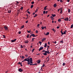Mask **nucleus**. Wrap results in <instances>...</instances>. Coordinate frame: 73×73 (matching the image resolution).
<instances>
[{"mask_svg": "<svg viewBox=\"0 0 73 73\" xmlns=\"http://www.w3.org/2000/svg\"><path fill=\"white\" fill-rule=\"evenodd\" d=\"M34 39H35V38H32V40H31L32 42H33V41H34Z\"/></svg>", "mask_w": 73, "mask_h": 73, "instance_id": "obj_14", "label": "nucleus"}, {"mask_svg": "<svg viewBox=\"0 0 73 73\" xmlns=\"http://www.w3.org/2000/svg\"><path fill=\"white\" fill-rule=\"evenodd\" d=\"M53 43H55L56 44V41H55V42H54Z\"/></svg>", "mask_w": 73, "mask_h": 73, "instance_id": "obj_57", "label": "nucleus"}, {"mask_svg": "<svg viewBox=\"0 0 73 73\" xmlns=\"http://www.w3.org/2000/svg\"><path fill=\"white\" fill-rule=\"evenodd\" d=\"M52 16L53 17L56 16V15H55V14H54V15L52 14Z\"/></svg>", "mask_w": 73, "mask_h": 73, "instance_id": "obj_19", "label": "nucleus"}, {"mask_svg": "<svg viewBox=\"0 0 73 73\" xmlns=\"http://www.w3.org/2000/svg\"><path fill=\"white\" fill-rule=\"evenodd\" d=\"M42 66H43V67L44 66H45V64H43Z\"/></svg>", "mask_w": 73, "mask_h": 73, "instance_id": "obj_63", "label": "nucleus"}, {"mask_svg": "<svg viewBox=\"0 0 73 73\" xmlns=\"http://www.w3.org/2000/svg\"><path fill=\"white\" fill-rule=\"evenodd\" d=\"M62 8H60V11H62Z\"/></svg>", "mask_w": 73, "mask_h": 73, "instance_id": "obj_61", "label": "nucleus"}, {"mask_svg": "<svg viewBox=\"0 0 73 73\" xmlns=\"http://www.w3.org/2000/svg\"><path fill=\"white\" fill-rule=\"evenodd\" d=\"M34 50H35V48H33V49L32 50V53H33V51H34Z\"/></svg>", "mask_w": 73, "mask_h": 73, "instance_id": "obj_44", "label": "nucleus"}, {"mask_svg": "<svg viewBox=\"0 0 73 73\" xmlns=\"http://www.w3.org/2000/svg\"><path fill=\"white\" fill-rule=\"evenodd\" d=\"M70 17H69V21H70V20H71V19H70Z\"/></svg>", "mask_w": 73, "mask_h": 73, "instance_id": "obj_59", "label": "nucleus"}, {"mask_svg": "<svg viewBox=\"0 0 73 73\" xmlns=\"http://www.w3.org/2000/svg\"><path fill=\"white\" fill-rule=\"evenodd\" d=\"M44 47H46V43H45L44 44Z\"/></svg>", "mask_w": 73, "mask_h": 73, "instance_id": "obj_47", "label": "nucleus"}, {"mask_svg": "<svg viewBox=\"0 0 73 73\" xmlns=\"http://www.w3.org/2000/svg\"><path fill=\"white\" fill-rule=\"evenodd\" d=\"M22 62H21V63L20 62H19L18 63V64H20H20H21V63H22Z\"/></svg>", "mask_w": 73, "mask_h": 73, "instance_id": "obj_41", "label": "nucleus"}, {"mask_svg": "<svg viewBox=\"0 0 73 73\" xmlns=\"http://www.w3.org/2000/svg\"><path fill=\"white\" fill-rule=\"evenodd\" d=\"M31 32V31H27V32H28V33H30Z\"/></svg>", "mask_w": 73, "mask_h": 73, "instance_id": "obj_36", "label": "nucleus"}, {"mask_svg": "<svg viewBox=\"0 0 73 73\" xmlns=\"http://www.w3.org/2000/svg\"><path fill=\"white\" fill-rule=\"evenodd\" d=\"M24 61H27L28 62H30L31 64H33V60H32V58H31L30 59H29L28 58L25 59L24 60L22 61V62H24Z\"/></svg>", "mask_w": 73, "mask_h": 73, "instance_id": "obj_1", "label": "nucleus"}, {"mask_svg": "<svg viewBox=\"0 0 73 73\" xmlns=\"http://www.w3.org/2000/svg\"><path fill=\"white\" fill-rule=\"evenodd\" d=\"M37 16V14H35V16H34V17H36V16Z\"/></svg>", "mask_w": 73, "mask_h": 73, "instance_id": "obj_22", "label": "nucleus"}, {"mask_svg": "<svg viewBox=\"0 0 73 73\" xmlns=\"http://www.w3.org/2000/svg\"><path fill=\"white\" fill-rule=\"evenodd\" d=\"M44 10H46V6H45L44 8Z\"/></svg>", "mask_w": 73, "mask_h": 73, "instance_id": "obj_45", "label": "nucleus"}, {"mask_svg": "<svg viewBox=\"0 0 73 73\" xmlns=\"http://www.w3.org/2000/svg\"><path fill=\"white\" fill-rule=\"evenodd\" d=\"M68 13H70V9H68Z\"/></svg>", "mask_w": 73, "mask_h": 73, "instance_id": "obj_26", "label": "nucleus"}, {"mask_svg": "<svg viewBox=\"0 0 73 73\" xmlns=\"http://www.w3.org/2000/svg\"><path fill=\"white\" fill-rule=\"evenodd\" d=\"M39 26H40V24H38L37 26V27L38 28V27H39Z\"/></svg>", "mask_w": 73, "mask_h": 73, "instance_id": "obj_28", "label": "nucleus"}, {"mask_svg": "<svg viewBox=\"0 0 73 73\" xmlns=\"http://www.w3.org/2000/svg\"><path fill=\"white\" fill-rule=\"evenodd\" d=\"M33 5H32L31 6V8L32 9V8H33Z\"/></svg>", "mask_w": 73, "mask_h": 73, "instance_id": "obj_27", "label": "nucleus"}, {"mask_svg": "<svg viewBox=\"0 0 73 73\" xmlns=\"http://www.w3.org/2000/svg\"><path fill=\"white\" fill-rule=\"evenodd\" d=\"M60 2H63V1H62V0H60Z\"/></svg>", "mask_w": 73, "mask_h": 73, "instance_id": "obj_64", "label": "nucleus"}, {"mask_svg": "<svg viewBox=\"0 0 73 73\" xmlns=\"http://www.w3.org/2000/svg\"><path fill=\"white\" fill-rule=\"evenodd\" d=\"M37 11H38V9H36V10L35 11V13H37Z\"/></svg>", "mask_w": 73, "mask_h": 73, "instance_id": "obj_25", "label": "nucleus"}, {"mask_svg": "<svg viewBox=\"0 0 73 73\" xmlns=\"http://www.w3.org/2000/svg\"><path fill=\"white\" fill-rule=\"evenodd\" d=\"M29 35H28L27 34V38H29Z\"/></svg>", "mask_w": 73, "mask_h": 73, "instance_id": "obj_21", "label": "nucleus"}, {"mask_svg": "<svg viewBox=\"0 0 73 73\" xmlns=\"http://www.w3.org/2000/svg\"><path fill=\"white\" fill-rule=\"evenodd\" d=\"M29 42V41L28 40H25V43L26 44H28Z\"/></svg>", "mask_w": 73, "mask_h": 73, "instance_id": "obj_9", "label": "nucleus"}, {"mask_svg": "<svg viewBox=\"0 0 73 73\" xmlns=\"http://www.w3.org/2000/svg\"><path fill=\"white\" fill-rule=\"evenodd\" d=\"M43 14H45V11H43Z\"/></svg>", "mask_w": 73, "mask_h": 73, "instance_id": "obj_40", "label": "nucleus"}, {"mask_svg": "<svg viewBox=\"0 0 73 73\" xmlns=\"http://www.w3.org/2000/svg\"><path fill=\"white\" fill-rule=\"evenodd\" d=\"M50 17L52 19H51L52 20H54V18L52 16H51Z\"/></svg>", "mask_w": 73, "mask_h": 73, "instance_id": "obj_11", "label": "nucleus"}, {"mask_svg": "<svg viewBox=\"0 0 73 73\" xmlns=\"http://www.w3.org/2000/svg\"><path fill=\"white\" fill-rule=\"evenodd\" d=\"M8 12L9 13H10L11 12V10H9L8 11Z\"/></svg>", "mask_w": 73, "mask_h": 73, "instance_id": "obj_18", "label": "nucleus"}, {"mask_svg": "<svg viewBox=\"0 0 73 73\" xmlns=\"http://www.w3.org/2000/svg\"><path fill=\"white\" fill-rule=\"evenodd\" d=\"M32 35H31L29 37L30 38H31V37H32Z\"/></svg>", "mask_w": 73, "mask_h": 73, "instance_id": "obj_51", "label": "nucleus"}, {"mask_svg": "<svg viewBox=\"0 0 73 73\" xmlns=\"http://www.w3.org/2000/svg\"><path fill=\"white\" fill-rule=\"evenodd\" d=\"M60 42L62 43H63V41H60Z\"/></svg>", "mask_w": 73, "mask_h": 73, "instance_id": "obj_56", "label": "nucleus"}, {"mask_svg": "<svg viewBox=\"0 0 73 73\" xmlns=\"http://www.w3.org/2000/svg\"><path fill=\"white\" fill-rule=\"evenodd\" d=\"M17 3V4H19V2L17 1H16Z\"/></svg>", "mask_w": 73, "mask_h": 73, "instance_id": "obj_43", "label": "nucleus"}, {"mask_svg": "<svg viewBox=\"0 0 73 73\" xmlns=\"http://www.w3.org/2000/svg\"><path fill=\"white\" fill-rule=\"evenodd\" d=\"M69 19L68 18H67L66 19V21H68Z\"/></svg>", "mask_w": 73, "mask_h": 73, "instance_id": "obj_35", "label": "nucleus"}, {"mask_svg": "<svg viewBox=\"0 0 73 73\" xmlns=\"http://www.w3.org/2000/svg\"><path fill=\"white\" fill-rule=\"evenodd\" d=\"M42 40H43V41H44V40H45V38H43Z\"/></svg>", "mask_w": 73, "mask_h": 73, "instance_id": "obj_53", "label": "nucleus"}, {"mask_svg": "<svg viewBox=\"0 0 73 73\" xmlns=\"http://www.w3.org/2000/svg\"><path fill=\"white\" fill-rule=\"evenodd\" d=\"M18 71L20 72H22L23 71V70L22 69V68H20L18 69Z\"/></svg>", "mask_w": 73, "mask_h": 73, "instance_id": "obj_4", "label": "nucleus"}, {"mask_svg": "<svg viewBox=\"0 0 73 73\" xmlns=\"http://www.w3.org/2000/svg\"><path fill=\"white\" fill-rule=\"evenodd\" d=\"M66 30H65V31H64V33H65L64 34V35H65L66 34Z\"/></svg>", "mask_w": 73, "mask_h": 73, "instance_id": "obj_23", "label": "nucleus"}, {"mask_svg": "<svg viewBox=\"0 0 73 73\" xmlns=\"http://www.w3.org/2000/svg\"><path fill=\"white\" fill-rule=\"evenodd\" d=\"M42 52H44V53H43V54L44 55H45V56H46V51L43 50L42 51Z\"/></svg>", "mask_w": 73, "mask_h": 73, "instance_id": "obj_6", "label": "nucleus"}, {"mask_svg": "<svg viewBox=\"0 0 73 73\" xmlns=\"http://www.w3.org/2000/svg\"><path fill=\"white\" fill-rule=\"evenodd\" d=\"M47 60V62H48L49 61V58L48 57L46 58V60Z\"/></svg>", "mask_w": 73, "mask_h": 73, "instance_id": "obj_17", "label": "nucleus"}, {"mask_svg": "<svg viewBox=\"0 0 73 73\" xmlns=\"http://www.w3.org/2000/svg\"><path fill=\"white\" fill-rule=\"evenodd\" d=\"M19 13H20V12H18L17 13V15H19Z\"/></svg>", "mask_w": 73, "mask_h": 73, "instance_id": "obj_46", "label": "nucleus"}, {"mask_svg": "<svg viewBox=\"0 0 73 73\" xmlns=\"http://www.w3.org/2000/svg\"><path fill=\"white\" fill-rule=\"evenodd\" d=\"M19 9H21V10H23V7H21Z\"/></svg>", "mask_w": 73, "mask_h": 73, "instance_id": "obj_29", "label": "nucleus"}, {"mask_svg": "<svg viewBox=\"0 0 73 73\" xmlns=\"http://www.w3.org/2000/svg\"><path fill=\"white\" fill-rule=\"evenodd\" d=\"M52 30L54 32V33H56V30L54 29H53Z\"/></svg>", "mask_w": 73, "mask_h": 73, "instance_id": "obj_20", "label": "nucleus"}, {"mask_svg": "<svg viewBox=\"0 0 73 73\" xmlns=\"http://www.w3.org/2000/svg\"><path fill=\"white\" fill-rule=\"evenodd\" d=\"M16 40H17V39H15L14 40H11V42H15V41H16Z\"/></svg>", "mask_w": 73, "mask_h": 73, "instance_id": "obj_8", "label": "nucleus"}, {"mask_svg": "<svg viewBox=\"0 0 73 73\" xmlns=\"http://www.w3.org/2000/svg\"><path fill=\"white\" fill-rule=\"evenodd\" d=\"M32 36L33 37H36V36H35V34H32Z\"/></svg>", "mask_w": 73, "mask_h": 73, "instance_id": "obj_13", "label": "nucleus"}, {"mask_svg": "<svg viewBox=\"0 0 73 73\" xmlns=\"http://www.w3.org/2000/svg\"><path fill=\"white\" fill-rule=\"evenodd\" d=\"M34 2H31L32 4H34Z\"/></svg>", "mask_w": 73, "mask_h": 73, "instance_id": "obj_42", "label": "nucleus"}, {"mask_svg": "<svg viewBox=\"0 0 73 73\" xmlns=\"http://www.w3.org/2000/svg\"><path fill=\"white\" fill-rule=\"evenodd\" d=\"M36 33H38V31L37 30H36L35 32Z\"/></svg>", "mask_w": 73, "mask_h": 73, "instance_id": "obj_38", "label": "nucleus"}, {"mask_svg": "<svg viewBox=\"0 0 73 73\" xmlns=\"http://www.w3.org/2000/svg\"><path fill=\"white\" fill-rule=\"evenodd\" d=\"M20 48H23V46L21 45Z\"/></svg>", "mask_w": 73, "mask_h": 73, "instance_id": "obj_32", "label": "nucleus"}, {"mask_svg": "<svg viewBox=\"0 0 73 73\" xmlns=\"http://www.w3.org/2000/svg\"><path fill=\"white\" fill-rule=\"evenodd\" d=\"M19 34H21V31H19L18 32Z\"/></svg>", "mask_w": 73, "mask_h": 73, "instance_id": "obj_49", "label": "nucleus"}, {"mask_svg": "<svg viewBox=\"0 0 73 73\" xmlns=\"http://www.w3.org/2000/svg\"><path fill=\"white\" fill-rule=\"evenodd\" d=\"M62 10H60V13H62Z\"/></svg>", "mask_w": 73, "mask_h": 73, "instance_id": "obj_48", "label": "nucleus"}, {"mask_svg": "<svg viewBox=\"0 0 73 73\" xmlns=\"http://www.w3.org/2000/svg\"><path fill=\"white\" fill-rule=\"evenodd\" d=\"M21 27H22V29H23V28L24 27V25H23Z\"/></svg>", "mask_w": 73, "mask_h": 73, "instance_id": "obj_34", "label": "nucleus"}, {"mask_svg": "<svg viewBox=\"0 0 73 73\" xmlns=\"http://www.w3.org/2000/svg\"><path fill=\"white\" fill-rule=\"evenodd\" d=\"M4 28L5 31H7V30H8V27H7V26H4Z\"/></svg>", "mask_w": 73, "mask_h": 73, "instance_id": "obj_5", "label": "nucleus"}, {"mask_svg": "<svg viewBox=\"0 0 73 73\" xmlns=\"http://www.w3.org/2000/svg\"><path fill=\"white\" fill-rule=\"evenodd\" d=\"M40 62H41L40 60H39L37 61V63H38V64H40Z\"/></svg>", "mask_w": 73, "mask_h": 73, "instance_id": "obj_12", "label": "nucleus"}, {"mask_svg": "<svg viewBox=\"0 0 73 73\" xmlns=\"http://www.w3.org/2000/svg\"><path fill=\"white\" fill-rule=\"evenodd\" d=\"M56 6H57V5L56 3L54 4V8H56Z\"/></svg>", "mask_w": 73, "mask_h": 73, "instance_id": "obj_15", "label": "nucleus"}, {"mask_svg": "<svg viewBox=\"0 0 73 73\" xmlns=\"http://www.w3.org/2000/svg\"><path fill=\"white\" fill-rule=\"evenodd\" d=\"M41 28L42 29H43V30L44 29V28L45 29H46V27L45 26L44 27H42Z\"/></svg>", "mask_w": 73, "mask_h": 73, "instance_id": "obj_10", "label": "nucleus"}, {"mask_svg": "<svg viewBox=\"0 0 73 73\" xmlns=\"http://www.w3.org/2000/svg\"><path fill=\"white\" fill-rule=\"evenodd\" d=\"M27 64L28 65H37V64H33L32 63H31L30 62H27Z\"/></svg>", "mask_w": 73, "mask_h": 73, "instance_id": "obj_2", "label": "nucleus"}, {"mask_svg": "<svg viewBox=\"0 0 73 73\" xmlns=\"http://www.w3.org/2000/svg\"><path fill=\"white\" fill-rule=\"evenodd\" d=\"M44 47H40L39 49L38 50L39 51H40L41 50H42V49H43Z\"/></svg>", "mask_w": 73, "mask_h": 73, "instance_id": "obj_7", "label": "nucleus"}, {"mask_svg": "<svg viewBox=\"0 0 73 73\" xmlns=\"http://www.w3.org/2000/svg\"><path fill=\"white\" fill-rule=\"evenodd\" d=\"M28 23V21H27L25 22V23Z\"/></svg>", "mask_w": 73, "mask_h": 73, "instance_id": "obj_50", "label": "nucleus"}, {"mask_svg": "<svg viewBox=\"0 0 73 73\" xmlns=\"http://www.w3.org/2000/svg\"><path fill=\"white\" fill-rule=\"evenodd\" d=\"M65 63H63L62 64L63 66H65Z\"/></svg>", "mask_w": 73, "mask_h": 73, "instance_id": "obj_31", "label": "nucleus"}, {"mask_svg": "<svg viewBox=\"0 0 73 73\" xmlns=\"http://www.w3.org/2000/svg\"><path fill=\"white\" fill-rule=\"evenodd\" d=\"M22 58H23V59H24V58H25V57H24L23 56H22Z\"/></svg>", "mask_w": 73, "mask_h": 73, "instance_id": "obj_52", "label": "nucleus"}, {"mask_svg": "<svg viewBox=\"0 0 73 73\" xmlns=\"http://www.w3.org/2000/svg\"><path fill=\"white\" fill-rule=\"evenodd\" d=\"M48 44L50 45V42H48Z\"/></svg>", "mask_w": 73, "mask_h": 73, "instance_id": "obj_58", "label": "nucleus"}, {"mask_svg": "<svg viewBox=\"0 0 73 73\" xmlns=\"http://www.w3.org/2000/svg\"><path fill=\"white\" fill-rule=\"evenodd\" d=\"M58 21L59 22H61V20L60 19H59L58 20Z\"/></svg>", "mask_w": 73, "mask_h": 73, "instance_id": "obj_24", "label": "nucleus"}, {"mask_svg": "<svg viewBox=\"0 0 73 73\" xmlns=\"http://www.w3.org/2000/svg\"><path fill=\"white\" fill-rule=\"evenodd\" d=\"M3 38H5V36L4 35H3Z\"/></svg>", "mask_w": 73, "mask_h": 73, "instance_id": "obj_37", "label": "nucleus"}, {"mask_svg": "<svg viewBox=\"0 0 73 73\" xmlns=\"http://www.w3.org/2000/svg\"><path fill=\"white\" fill-rule=\"evenodd\" d=\"M27 13H28L29 15H30V14L31 13V12H30L29 11L27 12Z\"/></svg>", "mask_w": 73, "mask_h": 73, "instance_id": "obj_33", "label": "nucleus"}, {"mask_svg": "<svg viewBox=\"0 0 73 73\" xmlns=\"http://www.w3.org/2000/svg\"><path fill=\"white\" fill-rule=\"evenodd\" d=\"M28 55L27 54L25 55V56H26V57H27V58L28 57Z\"/></svg>", "mask_w": 73, "mask_h": 73, "instance_id": "obj_39", "label": "nucleus"}, {"mask_svg": "<svg viewBox=\"0 0 73 73\" xmlns=\"http://www.w3.org/2000/svg\"><path fill=\"white\" fill-rule=\"evenodd\" d=\"M21 66H23V65H22V63H21V64H20Z\"/></svg>", "mask_w": 73, "mask_h": 73, "instance_id": "obj_55", "label": "nucleus"}, {"mask_svg": "<svg viewBox=\"0 0 73 73\" xmlns=\"http://www.w3.org/2000/svg\"><path fill=\"white\" fill-rule=\"evenodd\" d=\"M73 24H72V25H71V27H70L71 29H72V28H73Z\"/></svg>", "mask_w": 73, "mask_h": 73, "instance_id": "obj_30", "label": "nucleus"}, {"mask_svg": "<svg viewBox=\"0 0 73 73\" xmlns=\"http://www.w3.org/2000/svg\"><path fill=\"white\" fill-rule=\"evenodd\" d=\"M39 43H40V44H41V43H42V42H41V41H39Z\"/></svg>", "mask_w": 73, "mask_h": 73, "instance_id": "obj_62", "label": "nucleus"}, {"mask_svg": "<svg viewBox=\"0 0 73 73\" xmlns=\"http://www.w3.org/2000/svg\"><path fill=\"white\" fill-rule=\"evenodd\" d=\"M68 2H69L70 0H67Z\"/></svg>", "mask_w": 73, "mask_h": 73, "instance_id": "obj_60", "label": "nucleus"}, {"mask_svg": "<svg viewBox=\"0 0 73 73\" xmlns=\"http://www.w3.org/2000/svg\"><path fill=\"white\" fill-rule=\"evenodd\" d=\"M49 48V46H47V50L48 51H46V53H48V54H50V52H49V51L48 50V48Z\"/></svg>", "mask_w": 73, "mask_h": 73, "instance_id": "obj_3", "label": "nucleus"}, {"mask_svg": "<svg viewBox=\"0 0 73 73\" xmlns=\"http://www.w3.org/2000/svg\"><path fill=\"white\" fill-rule=\"evenodd\" d=\"M62 35H64V34H65V33H63V32H62V33H61Z\"/></svg>", "mask_w": 73, "mask_h": 73, "instance_id": "obj_54", "label": "nucleus"}, {"mask_svg": "<svg viewBox=\"0 0 73 73\" xmlns=\"http://www.w3.org/2000/svg\"><path fill=\"white\" fill-rule=\"evenodd\" d=\"M49 35V33L48 32L46 33V35H47V36Z\"/></svg>", "mask_w": 73, "mask_h": 73, "instance_id": "obj_16", "label": "nucleus"}]
</instances>
